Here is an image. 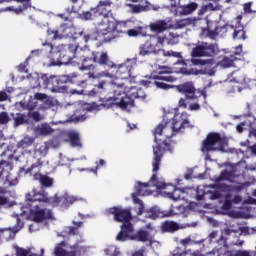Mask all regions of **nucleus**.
<instances>
[{
    "mask_svg": "<svg viewBox=\"0 0 256 256\" xmlns=\"http://www.w3.org/2000/svg\"><path fill=\"white\" fill-rule=\"evenodd\" d=\"M186 127H191L189 114L182 112L174 115L171 126H169L168 122H165L164 124L160 123L154 129V140L157 145L153 146L152 171L154 174L150 178V183H152L153 187L166 189L167 185L165 183H159V181H157V171H159L161 167V160L163 159L165 151H173V147L171 146L173 145V140L171 137L179 133L181 129H186Z\"/></svg>",
    "mask_w": 256,
    "mask_h": 256,
    "instance_id": "obj_1",
    "label": "nucleus"
},
{
    "mask_svg": "<svg viewBox=\"0 0 256 256\" xmlns=\"http://www.w3.org/2000/svg\"><path fill=\"white\" fill-rule=\"evenodd\" d=\"M52 61H57L58 65H69L73 59H78L81 62L80 71H88V79H98L99 75L96 74L97 63L104 69H113L115 62L111 60L107 52L99 54L98 51L91 49H81L77 51L75 45H58L55 47L53 54L51 55Z\"/></svg>",
    "mask_w": 256,
    "mask_h": 256,
    "instance_id": "obj_2",
    "label": "nucleus"
},
{
    "mask_svg": "<svg viewBox=\"0 0 256 256\" xmlns=\"http://www.w3.org/2000/svg\"><path fill=\"white\" fill-rule=\"evenodd\" d=\"M171 73H173V68L160 66L156 71L151 73L149 80H141L140 84H142L143 87H151L152 85H155L158 89L164 90L175 88L178 93L185 96V98H180L178 102L179 107H182L183 109H187V101H197L199 97L207 99V91L205 89L197 90L193 82H184L177 86L167 84L177 81V78L171 75Z\"/></svg>",
    "mask_w": 256,
    "mask_h": 256,
    "instance_id": "obj_3",
    "label": "nucleus"
},
{
    "mask_svg": "<svg viewBox=\"0 0 256 256\" xmlns=\"http://www.w3.org/2000/svg\"><path fill=\"white\" fill-rule=\"evenodd\" d=\"M120 27L121 24L113 21V18L108 13L102 16L101 20L96 24L95 33L98 37H103V43H109L117 37V34L123 33V30L119 29Z\"/></svg>",
    "mask_w": 256,
    "mask_h": 256,
    "instance_id": "obj_4",
    "label": "nucleus"
},
{
    "mask_svg": "<svg viewBox=\"0 0 256 256\" xmlns=\"http://www.w3.org/2000/svg\"><path fill=\"white\" fill-rule=\"evenodd\" d=\"M13 165L7 160L0 161V193H7L5 187H15L19 184V178L14 176Z\"/></svg>",
    "mask_w": 256,
    "mask_h": 256,
    "instance_id": "obj_5",
    "label": "nucleus"
},
{
    "mask_svg": "<svg viewBox=\"0 0 256 256\" xmlns=\"http://www.w3.org/2000/svg\"><path fill=\"white\" fill-rule=\"evenodd\" d=\"M119 97L100 98V107L105 109H112V107H119V109H129L135 106V100L128 96L125 92L119 91Z\"/></svg>",
    "mask_w": 256,
    "mask_h": 256,
    "instance_id": "obj_6",
    "label": "nucleus"
},
{
    "mask_svg": "<svg viewBox=\"0 0 256 256\" xmlns=\"http://www.w3.org/2000/svg\"><path fill=\"white\" fill-rule=\"evenodd\" d=\"M67 83H71V77L68 75L62 76H50L44 79V85L52 93H69V86Z\"/></svg>",
    "mask_w": 256,
    "mask_h": 256,
    "instance_id": "obj_7",
    "label": "nucleus"
},
{
    "mask_svg": "<svg viewBox=\"0 0 256 256\" xmlns=\"http://www.w3.org/2000/svg\"><path fill=\"white\" fill-rule=\"evenodd\" d=\"M227 145V138L222 137L217 132L209 133L206 139L202 142V151H223Z\"/></svg>",
    "mask_w": 256,
    "mask_h": 256,
    "instance_id": "obj_8",
    "label": "nucleus"
},
{
    "mask_svg": "<svg viewBox=\"0 0 256 256\" xmlns=\"http://www.w3.org/2000/svg\"><path fill=\"white\" fill-rule=\"evenodd\" d=\"M41 205V203H45L46 205H50L54 207L57 204V200L55 196L49 197V193L45 190L37 191L36 189L32 190V193L26 194V205Z\"/></svg>",
    "mask_w": 256,
    "mask_h": 256,
    "instance_id": "obj_9",
    "label": "nucleus"
},
{
    "mask_svg": "<svg viewBox=\"0 0 256 256\" xmlns=\"http://www.w3.org/2000/svg\"><path fill=\"white\" fill-rule=\"evenodd\" d=\"M217 53H219L217 44L202 42L192 49L191 57H215Z\"/></svg>",
    "mask_w": 256,
    "mask_h": 256,
    "instance_id": "obj_10",
    "label": "nucleus"
},
{
    "mask_svg": "<svg viewBox=\"0 0 256 256\" xmlns=\"http://www.w3.org/2000/svg\"><path fill=\"white\" fill-rule=\"evenodd\" d=\"M108 215H113L114 221L117 223H123V225H133L131 220L133 216L131 214V208H122L119 206L111 207L107 210Z\"/></svg>",
    "mask_w": 256,
    "mask_h": 256,
    "instance_id": "obj_11",
    "label": "nucleus"
},
{
    "mask_svg": "<svg viewBox=\"0 0 256 256\" xmlns=\"http://www.w3.org/2000/svg\"><path fill=\"white\" fill-rule=\"evenodd\" d=\"M165 41V38L163 37H154L150 40H147L141 47L139 55H142V57H145V55H151V53H159L160 51H163L161 47H163V42Z\"/></svg>",
    "mask_w": 256,
    "mask_h": 256,
    "instance_id": "obj_12",
    "label": "nucleus"
},
{
    "mask_svg": "<svg viewBox=\"0 0 256 256\" xmlns=\"http://www.w3.org/2000/svg\"><path fill=\"white\" fill-rule=\"evenodd\" d=\"M30 211V215L35 223H42L45 219H51L53 217V211L45 208H41V205H36L35 202L26 206Z\"/></svg>",
    "mask_w": 256,
    "mask_h": 256,
    "instance_id": "obj_13",
    "label": "nucleus"
},
{
    "mask_svg": "<svg viewBox=\"0 0 256 256\" xmlns=\"http://www.w3.org/2000/svg\"><path fill=\"white\" fill-rule=\"evenodd\" d=\"M229 29H233V26L229 24L221 25L219 22H210L208 24V37H210V39H215L216 37H219V35L220 37H223L227 34Z\"/></svg>",
    "mask_w": 256,
    "mask_h": 256,
    "instance_id": "obj_14",
    "label": "nucleus"
},
{
    "mask_svg": "<svg viewBox=\"0 0 256 256\" xmlns=\"http://www.w3.org/2000/svg\"><path fill=\"white\" fill-rule=\"evenodd\" d=\"M35 157L39 155V158L37 159L36 163H33L31 167L27 168L26 173H32L33 169H41L43 167V159L41 157H45L47 155V146L44 144H38L36 145L34 149Z\"/></svg>",
    "mask_w": 256,
    "mask_h": 256,
    "instance_id": "obj_15",
    "label": "nucleus"
},
{
    "mask_svg": "<svg viewBox=\"0 0 256 256\" xmlns=\"http://www.w3.org/2000/svg\"><path fill=\"white\" fill-rule=\"evenodd\" d=\"M54 199H56V204L53 207H61L62 209H69L71 205L79 201L77 196H71L69 194H64L63 196L55 194Z\"/></svg>",
    "mask_w": 256,
    "mask_h": 256,
    "instance_id": "obj_16",
    "label": "nucleus"
},
{
    "mask_svg": "<svg viewBox=\"0 0 256 256\" xmlns=\"http://www.w3.org/2000/svg\"><path fill=\"white\" fill-rule=\"evenodd\" d=\"M133 224H122L121 231L116 236V241H131V233H133Z\"/></svg>",
    "mask_w": 256,
    "mask_h": 256,
    "instance_id": "obj_17",
    "label": "nucleus"
},
{
    "mask_svg": "<svg viewBox=\"0 0 256 256\" xmlns=\"http://www.w3.org/2000/svg\"><path fill=\"white\" fill-rule=\"evenodd\" d=\"M111 5H113L111 0H101L96 8L91 9V11H95V13L102 15V17L107 14H109V17H111Z\"/></svg>",
    "mask_w": 256,
    "mask_h": 256,
    "instance_id": "obj_18",
    "label": "nucleus"
},
{
    "mask_svg": "<svg viewBox=\"0 0 256 256\" xmlns=\"http://www.w3.org/2000/svg\"><path fill=\"white\" fill-rule=\"evenodd\" d=\"M150 31L152 33H164V31H167V29H171V26L166 20H157L149 25Z\"/></svg>",
    "mask_w": 256,
    "mask_h": 256,
    "instance_id": "obj_19",
    "label": "nucleus"
},
{
    "mask_svg": "<svg viewBox=\"0 0 256 256\" xmlns=\"http://www.w3.org/2000/svg\"><path fill=\"white\" fill-rule=\"evenodd\" d=\"M66 136L68 137L71 147H78L80 149L83 147V143L81 142V134H79V132L70 130L66 132Z\"/></svg>",
    "mask_w": 256,
    "mask_h": 256,
    "instance_id": "obj_20",
    "label": "nucleus"
},
{
    "mask_svg": "<svg viewBox=\"0 0 256 256\" xmlns=\"http://www.w3.org/2000/svg\"><path fill=\"white\" fill-rule=\"evenodd\" d=\"M33 179L34 181H39L41 187H44L45 189H49V187H51L53 183H55V180H53V178L41 173H35L33 175Z\"/></svg>",
    "mask_w": 256,
    "mask_h": 256,
    "instance_id": "obj_21",
    "label": "nucleus"
},
{
    "mask_svg": "<svg viewBox=\"0 0 256 256\" xmlns=\"http://www.w3.org/2000/svg\"><path fill=\"white\" fill-rule=\"evenodd\" d=\"M179 224L175 221H164L161 225L162 233H175L179 231Z\"/></svg>",
    "mask_w": 256,
    "mask_h": 256,
    "instance_id": "obj_22",
    "label": "nucleus"
},
{
    "mask_svg": "<svg viewBox=\"0 0 256 256\" xmlns=\"http://www.w3.org/2000/svg\"><path fill=\"white\" fill-rule=\"evenodd\" d=\"M130 241L147 243V241H149V233L147 232V230H138L136 233L131 235Z\"/></svg>",
    "mask_w": 256,
    "mask_h": 256,
    "instance_id": "obj_23",
    "label": "nucleus"
},
{
    "mask_svg": "<svg viewBox=\"0 0 256 256\" xmlns=\"http://www.w3.org/2000/svg\"><path fill=\"white\" fill-rule=\"evenodd\" d=\"M233 39H236L238 41H245V39H247V34L245 32V27L243 25H241L240 23H238L235 27H234V32L232 35Z\"/></svg>",
    "mask_w": 256,
    "mask_h": 256,
    "instance_id": "obj_24",
    "label": "nucleus"
},
{
    "mask_svg": "<svg viewBox=\"0 0 256 256\" xmlns=\"http://www.w3.org/2000/svg\"><path fill=\"white\" fill-rule=\"evenodd\" d=\"M131 66H128L127 64H122L117 69V75L119 79H131Z\"/></svg>",
    "mask_w": 256,
    "mask_h": 256,
    "instance_id": "obj_25",
    "label": "nucleus"
},
{
    "mask_svg": "<svg viewBox=\"0 0 256 256\" xmlns=\"http://www.w3.org/2000/svg\"><path fill=\"white\" fill-rule=\"evenodd\" d=\"M11 117H13L14 121L13 127H21V125L29 123V120L27 119V115L25 113H16V115L11 113Z\"/></svg>",
    "mask_w": 256,
    "mask_h": 256,
    "instance_id": "obj_26",
    "label": "nucleus"
},
{
    "mask_svg": "<svg viewBox=\"0 0 256 256\" xmlns=\"http://www.w3.org/2000/svg\"><path fill=\"white\" fill-rule=\"evenodd\" d=\"M72 251H69V256H82L87 253V246H82L79 243L71 246Z\"/></svg>",
    "mask_w": 256,
    "mask_h": 256,
    "instance_id": "obj_27",
    "label": "nucleus"
},
{
    "mask_svg": "<svg viewBox=\"0 0 256 256\" xmlns=\"http://www.w3.org/2000/svg\"><path fill=\"white\" fill-rule=\"evenodd\" d=\"M105 85H107V81L102 80L98 84L94 85V88L89 91V97H95V95H99V93H103L105 91Z\"/></svg>",
    "mask_w": 256,
    "mask_h": 256,
    "instance_id": "obj_28",
    "label": "nucleus"
},
{
    "mask_svg": "<svg viewBox=\"0 0 256 256\" xmlns=\"http://www.w3.org/2000/svg\"><path fill=\"white\" fill-rule=\"evenodd\" d=\"M35 143V138L31 136H25L22 140H20L17 144L18 149H29Z\"/></svg>",
    "mask_w": 256,
    "mask_h": 256,
    "instance_id": "obj_29",
    "label": "nucleus"
},
{
    "mask_svg": "<svg viewBox=\"0 0 256 256\" xmlns=\"http://www.w3.org/2000/svg\"><path fill=\"white\" fill-rule=\"evenodd\" d=\"M151 185L149 182L143 183V182H138V185L136 186V194H138L140 197H145L146 195H149V192L147 189H149Z\"/></svg>",
    "mask_w": 256,
    "mask_h": 256,
    "instance_id": "obj_30",
    "label": "nucleus"
},
{
    "mask_svg": "<svg viewBox=\"0 0 256 256\" xmlns=\"http://www.w3.org/2000/svg\"><path fill=\"white\" fill-rule=\"evenodd\" d=\"M172 192L166 191V195L169 199H173L174 201H179L181 199V195H183V190L176 188L175 186H171Z\"/></svg>",
    "mask_w": 256,
    "mask_h": 256,
    "instance_id": "obj_31",
    "label": "nucleus"
},
{
    "mask_svg": "<svg viewBox=\"0 0 256 256\" xmlns=\"http://www.w3.org/2000/svg\"><path fill=\"white\" fill-rule=\"evenodd\" d=\"M130 91H132L130 94L131 99H145V97H147V94H145V91L141 88L137 89L136 87H131Z\"/></svg>",
    "mask_w": 256,
    "mask_h": 256,
    "instance_id": "obj_32",
    "label": "nucleus"
},
{
    "mask_svg": "<svg viewBox=\"0 0 256 256\" xmlns=\"http://www.w3.org/2000/svg\"><path fill=\"white\" fill-rule=\"evenodd\" d=\"M197 7H199V4H197L196 2H192L186 6H182L181 15H191L193 11H197Z\"/></svg>",
    "mask_w": 256,
    "mask_h": 256,
    "instance_id": "obj_33",
    "label": "nucleus"
},
{
    "mask_svg": "<svg viewBox=\"0 0 256 256\" xmlns=\"http://www.w3.org/2000/svg\"><path fill=\"white\" fill-rule=\"evenodd\" d=\"M40 51L41 53H44L45 55H47V57H50L51 59V55L55 53V47H53V44L51 43H44Z\"/></svg>",
    "mask_w": 256,
    "mask_h": 256,
    "instance_id": "obj_34",
    "label": "nucleus"
},
{
    "mask_svg": "<svg viewBox=\"0 0 256 256\" xmlns=\"http://www.w3.org/2000/svg\"><path fill=\"white\" fill-rule=\"evenodd\" d=\"M37 133L43 136L51 135V133H53V128H51L49 124H42L37 128Z\"/></svg>",
    "mask_w": 256,
    "mask_h": 256,
    "instance_id": "obj_35",
    "label": "nucleus"
},
{
    "mask_svg": "<svg viewBox=\"0 0 256 256\" xmlns=\"http://www.w3.org/2000/svg\"><path fill=\"white\" fill-rule=\"evenodd\" d=\"M65 247V241L60 242L54 250L56 256H69V252L63 249Z\"/></svg>",
    "mask_w": 256,
    "mask_h": 256,
    "instance_id": "obj_36",
    "label": "nucleus"
},
{
    "mask_svg": "<svg viewBox=\"0 0 256 256\" xmlns=\"http://www.w3.org/2000/svg\"><path fill=\"white\" fill-rule=\"evenodd\" d=\"M138 197H140L138 194L132 193L133 202L136 205H139L138 215H143V210L145 209V206L143 205V201L141 199H139Z\"/></svg>",
    "mask_w": 256,
    "mask_h": 256,
    "instance_id": "obj_37",
    "label": "nucleus"
},
{
    "mask_svg": "<svg viewBox=\"0 0 256 256\" xmlns=\"http://www.w3.org/2000/svg\"><path fill=\"white\" fill-rule=\"evenodd\" d=\"M191 24V20L189 19H180V20H176L174 23L175 29H183L185 27H187V25Z\"/></svg>",
    "mask_w": 256,
    "mask_h": 256,
    "instance_id": "obj_38",
    "label": "nucleus"
},
{
    "mask_svg": "<svg viewBox=\"0 0 256 256\" xmlns=\"http://www.w3.org/2000/svg\"><path fill=\"white\" fill-rule=\"evenodd\" d=\"M29 59H31V56H28L27 59L18 65L17 69L20 73H27V66L29 65Z\"/></svg>",
    "mask_w": 256,
    "mask_h": 256,
    "instance_id": "obj_39",
    "label": "nucleus"
},
{
    "mask_svg": "<svg viewBox=\"0 0 256 256\" xmlns=\"http://www.w3.org/2000/svg\"><path fill=\"white\" fill-rule=\"evenodd\" d=\"M11 121V118L9 117V114L7 112H1L0 113V125H7Z\"/></svg>",
    "mask_w": 256,
    "mask_h": 256,
    "instance_id": "obj_40",
    "label": "nucleus"
},
{
    "mask_svg": "<svg viewBox=\"0 0 256 256\" xmlns=\"http://www.w3.org/2000/svg\"><path fill=\"white\" fill-rule=\"evenodd\" d=\"M47 35L51 41H55L59 39V31L58 30H51L50 28L47 30Z\"/></svg>",
    "mask_w": 256,
    "mask_h": 256,
    "instance_id": "obj_41",
    "label": "nucleus"
},
{
    "mask_svg": "<svg viewBox=\"0 0 256 256\" xmlns=\"http://www.w3.org/2000/svg\"><path fill=\"white\" fill-rule=\"evenodd\" d=\"M220 65L222 67H233V60L229 57H224L221 62H220Z\"/></svg>",
    "mask_w": 256,
    "mask_h": 256,
    "instance_id": "obj_42",
    "label": "nucleus"
},
{
    "mask_svg": "<svg viewBox=\"0 0 256 256\" xmlns=\"http://www.w3.org/2000/svg\"><path fill=\"white\" fill-rule=\"evenodd\" d=\"M15 249H16V256H29V251H27L25 248L16 246Z\"/></svg>",
    "mask_w": 256,
    "mask_h": 256,
    "instance_id": "obj_43",
    "label": "nucleus"
},
{
    "mask_svg": "<svg viewBox=\"0 0 256 256\" xmlns=\"http://www.w3.org/2000/svg\"><path fill=\"white\" fill-rule=\"evenodd\" d=\"M28 117H30V119H33L36 122L41 121V114L38 111L29 112Z\"/></svg>",
    "mask_w": 256,
    "mask_h": 256,
    "instance_id": "obj_44",
    "label": "nucleus"
},
{
    "mask_svg": "<svg viewBox=\"0 0 256 256\" xmlns=\"http://www.w3.org/2000/svg\"><path fill=\"white\" fill-rule=\"evenodd\" d=\"M149 217H151V219H157L159 217H161V213L159 212V210L155 209V208H151L149 211Z\"/></svg>",
    "mask_w": 256,
    "mask_h": 256,
    "instance_id": "obj_45",
    "label": "nucleus"
},
{
    "mask_svg": "<svg viewBox=\"0 0 256 256\" xmlns=\"http://www.w3.org/2000/svg\"><path fill=\"white\" fill-rule=\"evenodd\" d=\"M90 39L94 40V41H97L99 39V36L97 35L96 32H94L93 34H87V35H84V41L85 43L89 42Z\"/></svg>",
    "mask_w": 256,
    "mask_h": 256,
    "instance_id": "obj_46",
    "label": "nucleus"
},
{
    "mask_svg": "<svg viewBox=\"0 0 256 256\" xmlns=\"http://www.w3.org/2000/svg\"><path fill=\"white\" fill-rule=\"evenodd\" d=\"M177 73H181V75H193V69H187L185 67H181Z\"/></svg>",
    "mask_w": 256,
    "mask_h": 256,
    "instance_id": "obj_47",
    "label": "nucleus"
},
{
    "mask_svg": "<svg viewBox=\"0 0 256 256\" xmlns=\"http://www.w3.org/2000/svg\"><path fill=\"white\" fill-rule=\"evenodd\" d=\"M92 17H93V14H91V12H89V11H86V12H83L82 14H80V18L83 21H89L92 19Z\"/></svg>",
    "mask_w": 256,
    "mask_h": 256,
    "instance_id": "obj_48",
    "label": "nucleus"
},
{
    "mask_svg": "<svg viewBox=\"0 0 256 256\" xmlns=\"http://www.w3.org/2000/svg\"><path fill=\"white\" fill-rule=\"evenodd\" d=\"M17 3H22V7L24 9H29L31 8V0H15Z\"/></svg>",
    "mask_w": 256,
    "mask_h": 256,
    "instance_id": "obj_49",
    "label": "nucleus"
},
{
    "mask_svg": "<svg viewBox=\"0 0 256 256\" xmlns=\"http://www.w3.org/2000/svg\"><path fill=\"white\" fill-rule=\"evenodd\" d=\"M34 99H36L37 101H45V99H47V95L38 92L34 94Z\"/></svg>",
    "mask_w": 256,
    "mask_h": 256,
    "instance_id": "obj_50",
    "label": "nucleus"
},
{
    "mask_svg": "<svg viewBox=\"0 0 256 256\" xmlns=\"http://www.w3.org/2000/svg\"><path fill=\"white\" fill-rule=\"evenodd\" d=\"M132 11L133 13H141L142 11H145V7H143L142 5H134L132 7Z\"/></svg>",
    "mask_w": 256,
    "mask_h": 256,
    "instance_id": "obj_51",
    "label": "nucleus"
},
{
    "mask_svg": "<svg viewBox=\"0 0 256 256\" xmlns=\"http://www.w3.org/2000/svg\"><path fill=\"white\" fill-rule=\"evenodd\" d=\"M218 245H221L222 247H227V238L225 236L221 235L220 238L217 241Z\"/></svg>",
    "mask_w": 256,
    "mask_h": 256,
    "instance_id": "obj_52",
    "label": "nucleus"
},
{
    "mask_svg": "<svg viewBox=\"0 0 256 256\" xmlns=\"http://www.w3.org/2000/svg\"><path fill=\"white\" fill-rule=\"evenodd\" d=\"M201 109V105L199 103H192L189 106V111H199Z\"/></svg>",
    "mask_w": 256,
    "mask_h": 256,
    "instance_id": "obj_53",
    "label": "nucleus"
},
{
    "mask_svg": "<svg viewBox=\"0 0 256 256\" xmlns=\"http://www.w3.org/2000/svg\"><path fill=\"white\" fill-rule=\"evenodd\" d=\"M193 65H207V60L192 59Z\"/></svg>",
    "mask_w": 256,
    "mask_h": 256,
    "instance_id": "obj_54",
    "label": "nucleus"
},
{
    "mask_svg": "<svg viewBox=\"0 0 256 256\" xmlns=\"http://www.w3.org/2000/svg\"><path fill=\"white\" fill-rule=\"evenodd\" d=\"M7 99H9L7 92L5 90L0 91V102L7 101Z\"/></svg>",
    "mask_w": 256,
    "mask_h": 256,
    "instance_id": "obj_55",
    "label": "nucleus"
},
{
    "mask_svg": "<svg viewBox=\"0 0 256 256\" xmlns=\"http://www.w3.org/2000/svg\"><path fill=\"white\" fill-rule=\"evenodd\" d=\"M68 233L69 235H77L79 233V230L75 226H70Z\"/></svg>",
    "mask_w": 256,
    "mask_h": 256,
    "instance_id": "obj_56",
    "label": "nucleus"
},
{
    "mask_svg": "<svg viewBox=\"0 0 256 256\" xmlns=\"http://www.w3.org/2000/svg\"><path fill=\"white\" fill-rule=\"evenodd\" d=\"M251 2L245 3L244 4V11L245 13H253V10H251Z\"/></svg>",
    "mask_w": 256,
    "mask_h": 256,
    "instance_id": "obj_57",
    "label": "nucleus"
},
{
    "mask_svg": "<svg viewBox=\"0 0 256 256\" xmlns=\"http://www.w3.org/2000/svg\"><path fill=\"white\" fill-rule=\"evenodd\" d=\"M219 256H236V251L228 250V251H225L223 254H220Z\"/></svg>",
    "mask_w": 256,
    "mask_h": 256,
    "instance_id": "obj_58",
    "label": "nucleus"
},
{
    "mask_svg": "<svg viewBox=\"0 0 256 256\" xmlns=\"http://www.w3.org/2000/svg\"><path fill=\"white\" fill-rule=\"evenodd\" d=\"M180 243L184 247H187V245H189V243H191V237H187V238H184V239L180 240Z\"/></svg>",
    "mask_w": 256,
    "mask_h": 256,
    "instance_id": "obj_59",
    "label": "nucleus"
},
{
    "mask_svg": "<svg viewBox=\"0 0 256 256\" xmlns=\"http://www.w3.org/2000/svg\"><path fill=\"white\" fill-rule=\"evenodd\" d=\"M28 8H25V6L20 5L19 7H17L14 12L16 13V15H20V13H23V11L27 10Z\"/></svg>",
    "mask_w": 256,
    "mask_h": 256,
    "instance_id": "obj_60",
    "label": "nucleus"
},
{
    "mask_svg": "<svg viewBox=\"0 0 256 256\" xmlns=\"http://www.w3.org/2000/svg\"><path fill=\"white\" fill-rule=\"evenodd\" d=\"M236 256H251V254H249L248 251L239 250V251H236Z\"/></svg>",
    "mask_w": 256,
    "mask_h": 256,
    "instance_id": "obj_61",
    "label": "nucleus"
},
{
    "mask_svg": "<svg viewBox=\"0 0 256 256\" xmlns=\"http://www.w3.org/2000/svg\"><path fill=\"white\" fill-rule=\"evenodd\" d=\"M9 203V198L5 196H0V205H7Z\"/></svg>",
    "mask_w": 256,
    "mask_h": 256,
    "instance_id": "obj_62",
    "label": "nucleus"
},
{
    "mask_svg": "<svg viewBox=\"0 0 256 256\" xmlns=\"http://www.w3.org/2000/svg\"><path fill=\"white\" fill-rule=\"evenodd\" d=\"M132 256H145V250L140 249L132 254Z\"/></svg>",
    "mask_w": 256,
    "mask_h": 256,
    "instance_id": "obj_63",
    "label": "nucleus"
},
{
    "mask_svg": "<svg viewBox=\"0 0 256 256\" xmlns=\"http://www.w3.org/2000/svg\"><path fill=\"white\" fill-rule=\"evenodd\" d=\"M211 199H221V193H219L218 191L213 192L211 195Z\"/></svg>",
    "mask_w": 256,
    "mask_h": 256,
    "instance_id": "obj_64",
    "label": "nucleus"
}]
</instances>
